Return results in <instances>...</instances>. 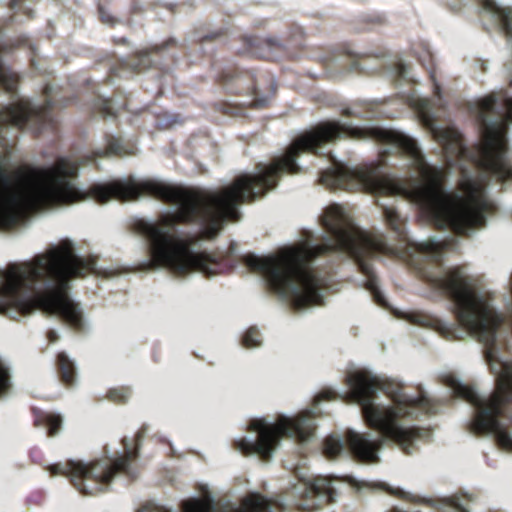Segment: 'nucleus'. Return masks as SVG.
<instances>
[{"label": "nucleus", "mask_w": 512, "mask_h": 512, "mask_svg": "<svg viewBox=\"0 0 512 512\" xmlns=\"http://www.w3.org/2000/svg\"><path fill=\"white\" fill-rule=\"evenodd\" d=\"M340 138L371 140L379 143V127H353L338 121H325L298 136L283 156L269 165L257 164V174L244 173L228 186L209 190L184 187L156 180L113 181L92 184L80 190L71 180L78 177L79 164L59 157L51 167L24 164L13 174L0 158V230L11 229L22 214L58 205L93 199L105 204L112 199L137 200L150 196L166 204L178 205L175 212L161 214L156 221L144 219L133 225L148 244L150 265L165 267L177 276L199 271L214 276L231 270L228 257L207 252L195 253L200 240L214 239L228 221L241 218L238 207L251 203L274 189L283 174H297L302 153L318 154L325 143Z\"/></svg>", "instance_id": "nucleus-1"}, {"label": "nucleus", "mask_w": 512, "mask_h": 512, "mask_svg": "<svg viewBox=\"0 0 512 512\" xmlns=\"http://www.w3.org/2000/svg\"><path fill=\"white\" fill-rule=\"evenodd\" d=\"M176 46H177L176 39L173 37H170L160 44H155V45L151 46L147 51L138 54L133 59L132 66L139 72L142 70H145L148 67H150V65H151V60L149 57L150 53H159L165 49H168L171 47H176Z\"/></svg>", "instance_id": "nucleus-18"}, {"label": "nucleus", "mask_w": 512, "mask_h": 512, "mask_svg": "<svg viewBox=\"0 0 512 512\" xmlns=\"http://www.w3.org/2000/svg\"><path fill=\"white\" fill-rule=\"evenodd\" d=\"M322 225L331 236V240L325 243L289 247L265 257L248 253L241 260L250 271L263 275L274 292L289 298L297 308H306L318 302L322 286V279L310 267V263L319 256L342 252L354 260L366 277L365 288L374 301L386 306L371 263L378 255L392 253L386 237L361 230L336 205L325 210Z\"/></svg>", "instance_id": "nucleus-2"}, {"label": "nucleus", "mask_w": 512, "mask_h": 512, "mask_svg": "<svg viewBox=\"0 0 512 512\" xmlns=\"http://www.w3.org/2000/svg\"><path fill=\"white\" fill-rule=\"evenodd\" d=\"M56 369L63 384L72 386L76 380V368L74 362L65 352H59L56 356Z\"/></svg>", "instance_id": "nucleus-19"}, {"label": "nucleus", "mask_w": 512, "mask_h": 512, "mask_svg": "<svg viewBox=\"0 0 512 512\" xmlns=\"http://www.w3.org/2000/svg\"><path fill=\"white\" fill-rule=\"evenodd\" d=\"M12 388L11 376L8 368L0 360V398L9 394Z\"/></svg>", "instance_id": "nucleus-24"}, {"label": "nucleus", "mask_w": 512, "mask_h": 512, "mask_svg": "<svg viewBox=\"0 0 512 512\" xmlns=\"http://www.w3.org/2000/svg\"><path fill=\"white\" fill-rule=\"evenodd\" d=\"M485 7L494 13L501 30L507 38L512 40V9L501 8L493 1H486Z\"/></svg>", "instance_id": "nucleus-20"}, {"label": "nucleus", "mask_w": 512, "mask_h": 512, "mask_svg": "<svg viewBox=\"0 0 512 512\" xmlns=\"http://www.w3.org/2000/svg\"><path fill=\"white\" fill-rule=\"evenodd\" d=\"M320 182L330 189L353 190L362 187L379 193L392 189L378 164L354 170L336 165L335 168L322 171Z\"/></svg>", "instance_id": "nucleus-10"}, {"label": "nucleus", "mask_w": 512, "mask_h": 512, "mask_svg": "<svg viewBox=\"0 0 512 512\" xmlns=\"http://www.w3.org/2000/svg\"><path fill=\"white\" fill-rule=\"evenodd\" d=\"M98 14L100 21L104 24L114 26L117 23V19L102 4L98 5Z\"/></svg>", "instance_id": "nucleus-25"}, {"label": "nucleus", "mask_w": 512, "mask_h": 512, "mask_svg": "<svg viewBox=\"0 0 512 512\" xmlns=\"http://www.w3.org/2000/svg\"><path fill=\"white\" fill-rule=\"evenodd\" d=\"M33 425L38 428H46L47 436H56L62 428L63 419L60 414L44 411L37 407L31 409Z\"/></svg>", "instance_id": "nucleus-16"}, {"label": "nucleus", "mask_w": 512, "mask_h": 512, "mask_svg": "<svg viewBox=\"0 0 512 512\" xmlns=\"http://www.w3.org/2000/svg\"><path fill=\"white\" fill-rule=\"evenodd\" d=\"M244 43L247 52L256 58L277 61L283 58H293L294 55L289 51L288 42L283 43L276 38L260 39L258 37H245Z\"/></svg>", "instance_id": "nucleus-11"}, {"label": "nucleus", "mask_w": 512, "mask_h": 512, "mask_svg": "<svg viewBox=\"0 0 512 512\" xmlns=\"http://www.w3.org/2000/svg\"><path fill=\"white\" fill-rule=\"evenodd\" d=\"M96 263L94 256L80 257L71 246L63 245L30 262L9 264L0 270V313L14 319L41 310L83 332V312L67 290L70 280L96 273Z\"/></svg>", "instance_id": "nucleus-3"}, {"label": "nucleus", "mask_w": 512, "mask_h": 512, "mask_svg": "<svg viewBox=\"0 0 512 512\" xmlns=\"http://www.w3.org/2000/svg\"><path fill=\"white\" fill-rule=\"evenodd\" d=\"M315 428L314 417L310 411H305L296 418L280 416L274 424L267 423L264 419H255L250 422L249 429L257 432V440L251 442L241 438L235 442V447L246 456L257 454L267 462L282 437L304 442L313 435Z\"/></svg>", "instance_id": "nucleus-9"}, {"label": "nucleus", "mask_w": 512, "mask_h": 512, "mask_svg": "<svg viewBox=\"0 0 512 512\" xmlns=\"http://www.w3.org/2000/svg\"><path fill=\"white\" fill-rule=\"evenodd\" d=\"M349 386L348 398L357 403L367 425L380 432L383 438L396 443L401 450L411 455L418 450L417 441H429V430L417 426L404 427L402 419H417V411L426 414L437 412L436 404L424 393L416 398L399 396L393 406L376 404L377 392L381 389L379 379L366 370L350 372L346 377Z\"/></svg>", "instance_id": "nucleus-4"}, {"label": "nucleus", "mask_w": 512, "mask_h": 512, "mask_svg": "<svg viewBox=\"0 0 512 512\" xmlns=\"http://www.w3.org/2000/svg\"><path fill=\"white\" fill-rule=\"evenodd\" d=\"M146 427L142 426L135 435V447L127 438L122 440L124 453L111 460L109 458L94 460L90 463L67 460L50 465L47 469L51 476H66L82 495L94 496L108 490L115 475L123 473L130 476V465L138 458L139 446L145 437Z\"/></svg>", "instance_id": "nucleus-8"}, {"label": "nucleus", "mask_w": 512, "mask_h": 512, "mask_svg": "<svg viewBox=\"0 0 512 512\" xmlns=\"http://www.w3.org/2000/svg\"><path fill=\"white\" fill-rule=\"evenodd\" d=\"M478 121L482 130L481 141L469 151L463 146L462 135L453 129L443 132L445 149L455 154L469 153L471 161L498 181L512 180V163L508 156L506 134L512 123V97L499 99L490 94L478 102Z\"/></svg>", "instance_id": "nucleus-5"}, {"label": "nucleus", "mask_w": 512, "mask_h": 512, "mask_svg": "<svg viewBox=\"0 0 512 512\" xmlns=\"http://www.w3.org/2000/svg\"><path fill=\"white\" fill-rule=\"evenodd\" d=\"M441 331L444 333V334H450L451 333V328L450 327H447L445 325L441 326Z\"/></svg>", "instance_id": "nucleus-34"}, {"label": "nucleus", "mask_w": 512, "mask_h": 512, "mask_svg": "<svg viewBox=\"0 0 512 512\" xmlns=\"http://www.w3.org/2000/svg\"><path fill=\"white\" fill-rule=\"evenodd\" d=\"M339 395L332 389H323L318 393V395L314 398V404H318L321 401H331L338 399Z\"/></svg>", "instance_id": "nucleus-26"}, {"label": "nucleus", "mask_w": 512, "mask_h": 512, "mask_svg": "<svg viewBox=\"0 0 512 512\" xmlns=\"http://www.w3.org/2000/svg\"><path fill=\"white\" fill-rule=\"evenodd\" d=\"M342 114H343V115H345V116H351V112H350V110H349V109H345V110H343V113H342Z\"/></svg>", "instance_id": "nucleus-36"}, {"label": "nucleus", "mask_w": 512, "mask_h": 512, "mask_svg": "<svg viewBox=\"0 0 512 512\" xmlns=\"http://www.w3.org/2000/svg\"><path fill=\"white\" fill-rule=\"evenodd\" d=\"M267 105L266 99L255 98L252 103L253 108H264Z\"/></svg>", "instance_id": "nucleus-29"}, {"label": "nucleus", "mask_w": 512, "mask_h": 512, "mask_svg": "<svg viewBox=\"0 0 512 512\" xmlns=\"http://www.w3.org/2000/svg\"><path fill=\"white\" fill-rule=\"evenodd\" d=\"M116 43L126 44L127 43V39L126 38H120L119 40L116 41Z\"/></svg>", "instance_id": "nucleus-35"}, {"label": "nucleus", "mask_w": 512, "mask_h": 512, "mask_svg": "<svg viewBox=\"0 0 512 512\" xmlns=\"http://www.w3.org/2000/svg\"><path fill=\"white\" fill-rule=\"evenodd\" d=\"M98 109L100 113H102V115L105 117L116 116V113L112 107V99H100Z\"/></svg>", "instance_id": "nucleus-27"}, {"label": "nucleus", "mask_w": 512, "mask_h": 512, "mask_svg": "<svg viewBox=\"0 0 512 512\" xmlns=\"http://www.w3.org/2000/svg\"><path fill=\"white\" fill-rule=\"evenodd\" d=\"M346 443L353 456L364 463L378 462V450L383 445V439L372 440L368 433L348 431Z\"/></svg>", "instance_id": "nucleus-13"}, {"label": "nucleus", "mask_w": 512, "mask_h": 512, "mask_svg": "<svg viewBox=\"0 0 512 512\" xmlns=\"http://www.w3.org/2000/svg\"><path fill=\"white\" fill-rule=\"evenodd\" d=\"M106 147L104 149H97L92 151L85 158L87 161H95L98 158L105 157H123L126 155L134 154V147L132 145H125L121 138L106 135Z\"/></svg>", "instance_id": "nucleus-15"}, {"label": "nucleus", "mask_w": 512, "mask_h": 512, "mask_svg": "<svg viewBox=\"0 0 512 512\" xmlns=\"http://www.w3.org/2000/svg\"><path fill=\"white\" fill-rule=\"evenodd\" d=\"M437 93H439L440 87L436 86Z\"/></svg>", "instance_id": "nucleus-37"}, {"label": "nucleus", "mask_w": 512, "mask_h": 512, "mask_svg": "<svg viewBox=\"0 0 512 512\" xmlns=\"http://www.w3.org/2000/svg\"><path fill=\"white\" fill-rule=\"evenodd\" d=\"M225 35H226V30L219 29L217 31L210 32V33L200 37L198 39V42L200 44L205 43V42H212V41H215V40H218V39L224 37Z\"/></svg>", "instance_id": "nucleus-28"}, {"label": "nucleus", "mask_w": 512, "mask_h": 512, "mask_svg": "<svg viewBox=\"0 0 512 512\" xmlns=\"http://www.w3.org/2000/svg\"><path fill=\"white\" fill-rule=\"evenodd\" d=\"M47 337L50 342H55L58 340V335L54 330H49L47 333Z\"/></svg>", "instance_id": "nucleus-30"}, {"label": "nucleus", "mask_w": 512, "mask_h": 512, "mask_svg": "<svg viewBox=\"0 0 512 512\" xmlns=\"http://www.w3.org/2000/svg\"><path fill=\"white\" fill-rule=\"evenodd\" d=\"M217 83L231 94H257L254 74L237 66L225 67L217 76Z\"/></svg>", "instance_id": "nucleus-12"}, {"label": "nucleus", "mask_w": 512, "mask_h": 512, "mask_svg": "<svg viewBox=\"0 0 512 512\" xmlns=\"http://www.w3.org/2000/svg\"><path fill=\"white\" fill-rule=\"evenodd\" d=\"M430 246H431L430 244L421 243V244L417 245V249L422 252H428V251H430V248H431Z\"/></svg>", "instance_id": "nucleus-33"}, {"label": "nucleus", "mask_w": 512, "mask_h": 512, "mask_svg": "<svg viewBox=\"0 0 512 512\" xmlns=\"http://www.w3.org/2000/svg\"><path fill=\"white\" fill-rule=\"evenodd\" d=\"M495 389L487 398H481L475 388L450 377L448 385L453 394L475 408L473 429L477 434H493L497 444L512 452V364L500 363Z\"/></svg>", "instance_id": "nucleus-7"}, {"label": "nucleus", "mask_w": 512, "mask_h": 512, "mask_svg": "<svg viewBox=\"0 0 512 512\" xmlns=\"http://www.w3.org/2000/svg\"><path fill=\"white\" fill-rule=\"evenodd\" d=\"M223 107L225 108V109L223 110V112H224L225 114L233 115V114L238 113V110H237L236 112L232 111L234 108H233L231 105L227 104V103H224V104H223Z\"/></svg>", "instance_id": "nucleus-31"}, {"label": "nucleus", "mask_w": 512, "mask_h": 512, "mask_svg": "<svg viewBox=\"0 0 512 512\" xmlns=\"http://www.w3.org/2000/svg\"><path fill=\"white\" fill-rule=\"evenodd\" d=\"M335 490L331 486V481L326 477H315L306 484L304 497L306 499H315L314 506H322L334 501Z\"/></svg>", "instance_id": "nucleus-14"}, {"label": "nucleus", "mask_w": 512, "mask_h": 512, "mask_svg": "<svg viewBox=\"0 0 512 512\" xmlns=\"http://www.w3.org/2000/svg\"><path fill=\"white\" fill-rule=\"evenodd\" d=\"M383 217L388 228L395 233L397 239L410 245L406 231V219L398 212L394 206H385L383 208Z\"/></svg>", "instance_id": "nucleus-17"}, {"label": "nucleus", "mask_w": 512, "mask_h": 512, "mask_svg": "<svg viewBox=\"0 0 512 512\" xmlns=\"http://www.w3.org/2000/svg\"><path fill=\"white\" fill-rule=\"evenodd\" d=\"M261 344L260 331L252 326L250 327L242 337V345L246 348H254Z\"/></svg>", "instance_id": "nucleus-23"}, {"label": "nucleus", "mask_w": 512, "mask_h": 512, "mask_svg": "<svg viewBox=\"0 0 512 512\" xmlns=\"http://www.w3.org/2000/svg\"><path fill=\"white\" fill-rule=\"evenodd\" d=\"M131 396V389L126 386L111 388L107 391L106 397L115 404H125Z\"/></svg>", "instance_id": "nucleus-21"}, {"label": "nucleus", "mask_w": 512, "mask_h": 512, "mask_svg": "<svg viewBox=\"0 0 512 512\" xmlns=\"http://www.w3.org/2000/svg\"><path fill=\"white\" fill-rule=\"evenodd\" d=\"M433 282L454 303L453 311L458 323L484 344L487 360H495L497 333L505 322V317L493 306L492 294L481 293L476 279L458 267L450 269Z\"/></svg>", "instance_id": "nucleus-6"}, {"label": "nucleus", "mask_w": 512, "mask_h": 512, "mask_svg": "<svg viewBox=\"0 0 512 512\" xmlns=\"http://www.w3.org/2000/svg\"><path fill=\"white\" fill-rule=\"evenodd\" d=\"M343 450L342 441L334 436H329L324 441V452L328 457H337Z\"/></svg>", "instance_id": "nucleus-22"}, {"label": "nucleus", "mask_w": 512, "mask_h": 512, "mask_svg": "<svg viewBox=\"0 0 512 512\" xmlns=\"http://www.w3.org/2000/svg\"><path fill=\"white\" fill-rule=\"evenodd\" d=\"M25 0H10L9 7L11 9H15L16 7L20 6Z\"/></svg>", "instance_id": "nucleus-32"}]
</instances>
